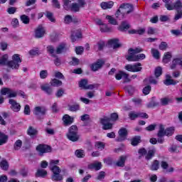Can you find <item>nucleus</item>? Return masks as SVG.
Wrapping results in <instances>:
<instances>
[{"instance_id":"1","label":"nucleus","mask_w":182,"mask_h":182,"mask_svg":"<svg viewBox=\"0 0 182 182\" xmlns=\"http://www.w3.org/2000/svg\"><path fill=\"white\" fill-rule=\"evenodd\" d=\"M143 50L141 48H129L128 50V55L125 56L128 62H139V60H143L144 59H146V55L140 53Z\"/></svg>"},{"instance_id":"2","label":"nucleus","mask_w":182,"mask_h":182,"mask_svg":"<svg viewBox=\"0 0 182 182\" xmlns=\"http://www.w3.org/2000/svg\"><path fill=\"white\" fill-rule=\"evenodd\" d=\"M165 3V8L168 11H182V2L180 0H163Z\"/></svg>"},{"instance_id":"3","label":"nucleus","mask_w":182,"mask_h":182,"mask_svg":"<svg viewBox=\"0 0 182 182\" xmlns=\"http://www.w3.org/2000/svg\"><path fill=\"white\" fill-rule=\"evenodd\" d=\"M67 137L71 141H77L79 135H77V127L73 125L70 127L69 132L67 134Z\"/></svg>"},{"instance_id":"4","label":"nucleus","mask_w":182,"mask_h":182,"mask_svg":"<svg viewBox=\"0 0 182 182\" xmlns=\"http://www.w3.org/2000/svg\"><path fill=\"white\" fill-rule=\"evenodd\" d=\"M0 93L2 95V96H6L7 95V97L9 98L16 97V96H18V92H16V91L8 87L2 88L0 90Z\"/></svg>"},{"instance_id":"5","label":"nucleus","mask_w":182,"mask_h":182,"mask_svg":"<svg viewBox=\"0 0 182 182\" xmlns=\"http://www.w3.org/2000/svg\"><path fill=\"white\" fill-rule=\"evenodd\" d=\"M126 70H128V72H141V70L143 68H141V63H136L133 65L128 64L125 66Z\"/></svg>"},{"instance_id":"6","label":"nucleus","mask_w":182,"mask_h":182,"mask_svg":"<svg viewBox=\"0 0 182 182\" xmlns=\"http://www.w3.org/2000/svg\"><path fill=\"white\" fill-rule=\"evenodd\" d=\"M59 164V160H50L49 164L50 170L53 172V174H58L60 173V168L56 166Z\"/></svg>"},{"instance_id":"7","label":"nucleus","mask_w":182,"mask_h":182,"mask_svg":"<svg viewBox=\"0 0 182 182\" xmlns=\"http://www.w3.org/2000/svg\"><path fill=\"white\" fill-rule=\"evenodd\" d=\"M85 4V0H78L77 3H73L71 4L70 11H72V12H79L80 8H83Z\"/></svg>"},{"instance_id":"8","label":"nucleus","mask_w":182,"mask_h":182,"mask_svg":"<svg viewBox=\"0 0 182 182\" xmlns=\"http://www.w3.org/2000/svg\"><path fill=\"white\" fill-rule=\"evenodd\" d=\"M119 9L122 14H124L125 15H129V14H132V12H133L134 9L133 8V5L132 4H124L119 6Z\"/></svg>"},{"instance_id":"9","label":"nucleus","mask_w":182,"mask_h":182,"mask_svg":"<svg viewBox=\"0 0 182 182\" xmlns=\"http://www.w3.org/2000/svg\"><path fill=\"white\" fill-rule=\"evenodd\" d=\"M100 123L103 125L104 130H110L113 128V124L110 123V118L105 117L100 119Z\"/></svg>"},{"instance_id":"10","label":"nucleus","mask_w":182,"mask_h":182,"mask_svg":"<svg viewBox=\"0 0 182 182\" xmlns=\"http://www.w3.org/2000/svg\"><path fill=\"white\" fill-rule=\"evenodd\" d=\"M36 150L38 152L39 156H43V154L50 153V151H52L50 146L45 144H39L37 146Z\"/></svg>"},{"instance_id":"11","label":"nucleus","mask_w":182,"mask_h":182,"mask_svg":"<svg viewBox=\"0 0 182 182\" xmlns=\"http://www.w3.org/2000/svg\"><path fill=\"white\" fill-rule=\"evenodd\" d=\"M119 137L116 139V141H124L127 137L128 132L126 128H121L118 132Z\"/></svg>"},{"instance_id":"12","label":"nucleus","mask_w":182,"mask_h":182,"mask_svg":"<svg viewBox=\"0 0 182 182\" xmlns=\"http://www.w3.org/2000/svg\"><path fill=\"white\" fill-rule=\"evenodd\" d=\"M9 105H11V109L13 112H16L18 113L21 110V105L16 102V100L14 99H10L9 100Z\"/></svg>"},{"instance_id":"13","label":"nucleus","mask_w":182,"mask_h":182,"mask_svg":"<svg viewBox=\"0 0 182 182\" xmlns=\"http://www.w3.org/2000/svg\"><path fill=\"white\" fill-rule=\"evenodd\" d=\"M124 79V82H130V78H129V74L124 71H119L115 75V79L117 80H120L121 79Z\"/></svg>"},{"instance_id":"14","label":"nucleus","mask_w":182,"mask_h":182,"mask_svg":"<svg viewBox=\"0 0 182 182\" xmlns=\"http://www.w3.org/2000/svg\"><path fill=\"white\" fill-rule=\"evenodd\" d=\"M47 110L48 109H46V107H45L44 106L36 107L33 112V114H35L36 116H39V114L45 116V114H46Z\"/></svg>"},{"instance_id":"15","label":"nucleus","mask_w":182,"mask_h":182,"mask_svg":"<svg viewBox=\"0 0 182 182\" xmlns=\"http://www.w3.org/2000/svg\"><path fill=\"white\" fill-rule=\"evenodd\" d=\"M79 85L80 87L85 90H92V89H95V87H96L95 85H87V80H82L80 82Z\"/></svg>"},{"instance_id":"16","label":"nucleus","mask_w":182,"mask_h":182,"mask_svg":"<svg viewBox=\"0 0 182 182\" xmlns=\"http://www.w3.org/2000/svg\"><path fill=\"white\" fill-rule=\"evenodd\" d=\"M103 61L98 60L96 63H94L90 65V69L92 70V72H97V70H99V69H102V66H103Z\"/></svg>"},{"instance_id":"17","label":"nucleus","mask_w":182,"mask_h":182,"mask_svg":"<svg viewBox=\"0 0 182 182\" xmlns=\"http://www.w3.org/2000/svg\"><path fill=\"white\" fill-rule=\"evenodd\" d=\"M108 44L114 49H119V48L122 47V44L119 43L118 39H111L108 41Z\"/></svg>"},{"instance_id":"18","label":"nucleus","mask_w":182,"mask_h":182,"mask_svg":"<svg viewBox=\"0 0 182 182\" xmlns=\"http://www.w3.org/2000/svg\"><path fill=\"white\" fill-rule=\"evenodd\" d=\"M161 167L163 168L165 173H173L174 171V168L170 167L168 168V164L166 161L161 162Z\"/></svg>"},{"instance_id":"19","label":"nucleus","mask_w":182,"mask_h":182,"mask_svg":"<svg viewBox=\"0 0 182 182\" xmlns=\"http://www.w3.org/2000/svg\"><path fill=\"white\" fill-rule=\"evenodd\" d=\"M45 35V28L42 26H39L35 31L36 38H43Z\"/></svg>"},{"instance_id":"20","label":"nucleus","mask_w":182,"mask_h":182,"mask_svg":"<svg viewBox=\"0 0 182 182\" xmlns=\"http://www.w3.org/2000/svg\"><path fill=\"white\" fill-rule=\"evenodd\" d=\"M19 63L13 61L12 60L7 63V68H9V69H12V70H18L19 69Z\"/></svg>"},{"instance_id":"21","label":"nucleus","mask_w":182,"mask_h":182,"mask_svg":"<svg viewBox=\"0 0 182 182\" xmlns=\"http://www.w3.org/2000/svg\"><path fill=\"white\" fill-rule=\"evenodd\" d=\"M88 168L90 170H96V171L102 168V163L99 161L94 162L88 165Z\"/></svg>"},{"instance_id":"22","label":"nucleus","mask_w":182,"mask_h":182,"mask_svg":"<svg viewBox=\"0 0 182 182\" xmlns=\"http://www.w3.org/2000/svg\"><path fill=\"white\" fill-rule=\"evenodd\" d=\"M113 5H114V2L113 1H102L100 4V6L102 9L106 10V9H112L113 8Z\"/></svg>"},{"instance_id":"23","label":"nucleus","mask_w":182,"mask_h":182,"mask_svg":"<svg viewBox=\"0 0 182 182\" xmlns=\"http://www.w3.org/2000/svg\"><path fill=\"white\" fill-rule=\"evenodd\" d=\"M76 38H82V32L80 31V30L72 31L71 41L73 42H75Z\"/></svg>"},{"instance_id":"24","label":"nucleus","mask_w":182,"mask_h":182,"mask_svg":"<svg viewBox=\"0 0 182 182\" xmlns=\"http://www.w3.org/2000/svg\"><path fill=\"white\" fill-rule=\"evenodd\" d=\"M68 49V45H66L65 43H61L58 46L56 49V53L58 55H60V53H63V52H66Z\"/></svg>"},{"instance_id":"25","label":"nucleus","mask_w":182,"mask_h":182,"mask_svg":"<svg viewBox=\"0 0 182 182\" xmlns=\"http://www.w3.org/2000/svg\"><path fill=\"white\" fill-rule=\"evenodd\" d=\"M63 122L65 126H69L73 123V117H71L68 114H65L63 117Z\"/></svg>"},{"instance_id":"26","label":"nucleus","mask_w":182,"mask_h":182,"mask_svg":"<svg viewBox=\"0 0 182 182\" xmlns=\"http://www.w3.org/2000/svg\"><path fill=\"white\" fill-rule=\"evenodd\" d=\"M164 83L166 86H170V85H176L177 82L174 81V80L171 79V76L168 74L166 75V80H164Z\"/></svg>"},{"instance_id":"27","label":"nucleus","mask_w":182,"mask_h":182,"mask_svg":"<svg viewBox=\"0 0 182 182\" xmlns=\"http://www.w3.org/2000/svg\"><path fill=\"white\" fill-rule=\"evenodd\" d=\"M72 22H74V23H76L77 22H79V20H77V18H73L72 16L70 15H67L65 16L64 18V23H66L67 25H69V23H72Z\"/></svg>"},{"instance_id":"28","label":"nucleus","mask_w":182,"mask_h":182,"mask_svg":"<svg viewBox=\"0 0 182 182\" xmlns=\"http://www.w3.org/2000/svg\"><path fill=\"white\" fill-rule=\"evenodd\" d=\"M177 65L182 67V59L181 58H175L172 61V64L171 65V69H176L177 68Z\"/></svg>"},{"instance_id":"29","label":"nucleus","mask_w":182,"mask_h":182,"mask_svg":"<svg viewBox=\"0 0 182 182\" xmlns=\"http://www.w3.org/2000/svg\"><path fill=\"white\" fill-rule=\"evenodd\" d=\"M105 42L100 41L96 45L94 46V49L97 52H98V50H103V48H105Z\"/></svg>"},{"instance_id":"30","label":"nucleus","mask_w":182,"mask_h":182,"mask_svg":"<svg viewBox=\"0 0 182 182\" xmlns=\"http://www.w3.org/2000/svg\"><path fill=\"white\" fill-rule=\"evenodd\" d=\"M8 141V136L0 132V146L6 144Z\"/></svg>"},{"instance_id":"31","label":"nucleus","mask_w":182,"mask_h":182,"mask_svg":"<svg viewBox=\"0 0 182 182\" xmlns=\"http://www.w3.org/2000/svg\"><path fill=\"white\" fill-rule=\"evenodd\" d=\"M8 59L9 57L7 54H5L3 56H1V58H0V65L1 66H7L8 62H9L8 61Z\"/></svg>"},{"instance_id":"32","label":"nucleus","mask_w":182,"mask_h":182,"mask_svg":"<svg viewBox=\"0 0 182 182\" xmlns=\"http://www.w3.org/2000/svg\"><path fill=\"white\" fill-rule=\"evenodd\" d=\"M127 159V156H120L119 160L117 162V166L118 167H124V163L126 162V159Z\"/></svg>"},{"instance_id":"33","label":"nucleus","mask_w":182,"mask_h":182,"mask_svg":"<svg viewBox=\"0 0 182 182\" xmlns=\"http://www.w3.org/2000/svg\"><path fill=\"white\" fill-rule=\"evenodd\" d=\"M0 168L1 170H4V171H6L9 168V164L7 162L6 160H2L0 162Z\"/></svg>"},{"instance_id":"34","label":"nucleus","mask_w":182,"mask_h":182,"mask_svg":"<svg viewBox=\"0 0 182 182\" xmlns=\"http://www.w3.org/2000/svg\"><path fill=\"white\" fill-rule=\"evenodd\" d=\"M63 6L65 11H70L72 3L70 0H63Z\"/></svg>"},{"instance_id":"35","label":"nucleus","mask_w":182,"mask_h":182,"mask_svg":"<svg viewBox=\"0 0 182 182\" xmlns=\"http://www.w3.org/2000/svg\"><path fill=\"white\" fill-rule=\"evenodd\" d=\"M130 28V24L127 21H122L121 25L118 27V31H123L124 29H129Z\"/></svg>"},{"instance_id":"36","label":"nucleus","mask_w":182,"mask_h":182,"mask_svg":"<svg viewBox=\"0 0 182 182\" xmlns=\"http://www.w3.org/2000/svg\"><path fill=\"white\" fill-rule=\"evenodd\" d=\"M166 136V129L164 125H159V130L158 132V137H164Z\"/></svg>"},{"instance_id":"37","label":"nucleus","mask_w":182,"mask_h":182,"mask_svg":"<svg viewBox=\"0 0 182 182\" xmlns=\"http://www.w3.org/2000/svg\"><path fill=\"white\" fill-rule=\"evenodd\" d=\"M41 90L46 92L47 95H52V88L48 85H43L41 86Z\"/></svg>"},{"instance_id":"38","label":"nucleus","mask_w":182,"mask_h":182,"mask_svg":"<svg viewBox=\"0 0 182 182\" xmlns=\"http://www.w3.org/2000/svg\"><path fill=\"white\" fill-rule=\"evenodd\" d=\"M51 180H53V181H62L63 176L60 175V173H54L51 176Z\"/></svg>"},{"instance_id":"39","label":"nucleus","mask_w":182,"mask_h":182,"mask_svg":"<svg viewBox=\"0 0 182 182\" xmlns=\"http://www.w3.org/2000/svg\"><path fill=\"white\" fill-rule=\"evenodd\" d=\"M105 146L106 144L102 141H96L95 144V147L97 149V150H104Z\"/></svg>"},{"instance_id":"40","label":"nucleus","mask_w":182,"mask_h":182,"mask_svg":"<svg viewBox=\"0 0 182 182\" xmlns=\"http://www.w3.org/2000/svg\"><path fill=\"white\" fill-rule=\"evenodd\" d=\"M51 86H53L54 87H58L59 86H62V81L54 78L50 81Z\"/></svg>"},{"instance_id":"41","label":"nucleus","mask_w":182,"mask_h":182,"mask_svg":"<svg viewBox=\"0 0 182 182\" xmlns=\"http://www.w3.org/2000/svg\"><path fill=\"white\" fill-rule=\"evenodd\" d=\"M156 154V149H151L148 151V153L146 154V160H150L154 156V154Z\"/></svg>"},{"instance_id":"42","label":"nucleus","mask_w":182,"mask_h":182,"mask_svg":"<svg viewBox=\"0 0 182 182\" xmlns=\"http://www.w3.org/2000/svg\"><path fill=\"white\" fill-rule=\"evenodd\" d=\"M159 161L157 160H154L151 166H150V169L152 170V171H157V169L159 168Z\"/></svg>"},{"instance_id":"43","label":"nucleus","mask_w":182,"mask_h":182,"mask_svg":"<svg viewBox=\"0 0 182 182\" xmlns=\"http://www.w3.org/2000/svg\"><path fill=\"white\" fill-rule=\"evenodd\" d=\"M171 59V53L167 52L164 54L163 58V63H168L169 60Z\"/></svg>"},{"instance_id":"44","label":"nucleus","mask_w":182,"mask_h":182,"mask_svg":"<svg viewBox=\"0 0 182 182\" xmlns=\"http://www.w3.org/2000/svg\"><path fill=\"white\" fill-rule=\"evenodd\" d=\"M48 172L45 169H38L36 173V177H46Z\"/></svg>"},{"instance_id":"45","label":"nucleus","mask_w":182,"mask_h":182,"mask_svg":"<svg viewBox=\"0 0 182 182\" xmlns=\"http://www.w3.org/2000/svg\"><path fill=\"white\" fill-rule=\"evenodd\" d=\"M151 52L152 56L155 59H160V52L159 51V50L152 48Z\"/></svg>"},{"instance_id":"46","label":"nucleus","mask_w":182,"mask_h":182,"mask_svg":"<svg viewBox=\"0 0 182 182\" xmlns=\"http://www.w3.org/2000/svg\"><path fill=\"white\" fill-rule=\"evenodd\" d=\"M105 19H107L108 22L111 25H117V21H116L115 18H114L112 16H107Z\"/></svg>"},{"instance_id":"47","label":"nucleus","mask_w":182,"mask_h":182,"mask_svg":"<svg viewBox=\"0 0 182 182\" xmlns=\"http://www.w3.org/2000/svg\"><path fill=\"white\" fill-rule=\"evenodd\" d=\"M75 156L78 158V159H83V157H85V151L82 150V149H77L75 151Z\"/></svg>"},{"instance_id":"48","label":"nucleus","mask_w":182,"mask_h":182,"mask_svg":"<svg viewBox=\"0 0 182 182\" xmlns=\"http://www.w3.org/2000/svg\"><path fill=\"white\" fill-rule=\"evenodd\" d=\"M28 134L30 136H36V134H38V130L32 127H29L28 129Z\"/></svg>"},{"instance_id":"49","label":"nucleus","mask_w":182,"mask_h":182,"mask_svg":"<svg viewBox=\"0 0 182 182\" xmlns=\"http://www.w3.org/2000/svg\"><path fill=\"white\" fill-rule=\"evenodd\" d=\"M129 117L131 120H136V119L139 118L138 112L132 111L129 113Z\"/></svg>"},{"instance_id":"50","label":"nucleus","mask_w":182,"mask_h":182,"mask_svg":"<svg viewBox=\"0 0 182 182\" xmlns=\"http://www.w3.org/2000/svg\"><path fill=\"white\" fill-rule=\"evenodd\" d=\"M171 99L170 98H162L161 99V105H162V106H167V105H168V103H171Z\"/></svg>"},{"instance_id":"51","label":"nucleus","mask_w":182,"mask_h":182,"mask_svg":"<svg viewBox=\"0 0 182 182\" xmlns=\"http://www.w3.org/2000/svg\"><path fill=\"white\" fill-rule=\"evenodd\" d=\"M126 14L124 13H122V11L119 9L115 14L116 18H117L119 20L124 19V16Z\"/></svg>"},{"instance_id":"52","label":"nucleus","mask_w":182,"mask_h":182,"mask_svg":"<svg viewBox=\"0 0 182 182\" xmlns=\"http://www.w3.org/2000/svg\"><path fill=\"white\" fill-rule=\"evenodd\" d=\"M140 143V136H135L131 140V144L132 146H137Z\"/></svg>"},{"instance_id":"53","label":"nucleus","mask_w":182,"mask_h":182,"mask_svg":"<svg viewBox=\"0 0 182 182\" xmlns=\"http://www.w3.org/2000/svg\"><path fill=\"white\" fill-rule=\"evenodd\" d=\"M14 150H19L22 147V141L18 139L17 140L14 145Z\"/></svg>"},{"instance_id":"54","label":"nucleus","mask_w":182,"mask_h":182,"mask_svg":"<svg viewBox=\"0 0 182 182\" xmlns=\"http://www.w3.org/2000/svg\"><path fill=\"white\" fill-rule=\"evenodd\" d=\"M21 21L23 23H25V25H28V23H29V17L25 14L22 15L21 16Z\"/></svg>"},{"instance_id":"55","label":"nucleus","mask_w":182,"mask_h":182,"mask_svg":"<svg viewBox=\"0 0 182 182\" xmlns=\"http://www.w3.org/2000/svg\"><path fill=\"white\" fill-rule=\"evenodd\" d=\"M14 62H16L17 63H21L22 62V60H21V58L19 57V54H14L12 56V60Z\"/></svg>"},{"instance_id":"56","label":"nucleus","mask_w":182,"mask_h":182,"mask_svg":"<svg viewBox=\"0 0 182 182\" xmlns=\"http://www.w3.org/2000/svg\"><path fill=\"white\" fill-rule=\"evenodd\" d=\"M155 76L156 77H159V76H161V73H163V70L161 68V67H157L155 69Z\"/></svg>"},{"instance_id":"57","label":"nucleus","mask_w":182,"mask_h":182,"mask_svg":"<svg viewBox=\"0 0 182 182\" xmlns=\"http://www.w3.org/2000/svg\"><path fill=\"white\" fill-rule=\"evenodd\" d=\"M173 134H174V128L171 127V128H167L166 129L165 136H173Z\"/></svg>"},{"instance_id":"58","label":"nucleus","mask_w":182,"mask_h":182,"mask_svg":"<svg viewBox=\"0 0 182 182\" xmlns=\"http://www.w3.org/2000/svg\"><path fill=\"white\" fill-rule=\"evenodd\" d=\"M46 16H47L48 19H49V21H50V22H56L55 17H53V14L48 11L46 13Z\"/></svg>"},{"instance_id":"59","label":"nucleus","mask_w":182,"mask_h":182,"mask_svg":"<svg viewBox=\"0 0 182 182\" xmlns=\"http://www.w3.org/2000/svg\"><path fill=\"white\" fill-rule=\"evenodd\" d=\"M41 79H46L48 77V70H43L40 72Z\"/></svg>"},{"instance_id":"60","label":"nucleus","mask_w":182,"mask_h":182,"mask_svg":"<svg viewBox=\"0 0 182 182\" xmlns=\"http://www.w3.org/2000/svg\"><path fill=\"white\" fill-rule=\"evenodd\" d=\"M182 18V10L176 11V14H175L174 19L175 21H178V19H181Z\"/></svg>"},{"instance_id":"61","label":"nucleus","mask_w":182,"mask_h":182,"mask_svg":"<svg viewBox=\"0 0 182 182\" xmlns=\"http://www.w3.org/2000/svg\"><path fill=\"white\" fill-rule=\"evenodd\" d=\"M100 31L102 32H110V28L107 26V24L104 23L100 26Z\"/></svg>"},{"instance_id":"62","label":"nucleus","mask_w":182,"mask_h":182,"mask_svg":"<svg viewBox=\"0 0 182 182\" xmlns=\"http://www.w3.org/2000/svg\"><path fill=\"white\" fill-rule=\"evenodd\" d=\"M80 109L79 105H74L70 107L69 110L70 112H77Z\"/></svg>"},{"instance_id":"63","label":"nucleus","mask_w":182,"mask_h":182,"mask_svg":"<svg viewBox=\"0 0 182 182\" xmlns=\"http://www.w3.org/2000/svg\"><path fill=\"white\" fill-rule=\"evenodd\" d=\"M7 48H8V43L5 41H1L0 43V49H1V50H6Z\"/></svg>"},{"instance_id":"64","label":"nucleus","mask_w":182,"mask_h":182,"mask_svg":"<svg viewBox=\"0 0 182 182\" xmlns=\"http://www.w3.org/2000/svg\"><path fill=\"white\" fill-rule=\"evenodd\" d=\"M47 51L49 52L51 55V56H55V48H53V46H48L47 47Z\"/></svg>"}]
</instances>
